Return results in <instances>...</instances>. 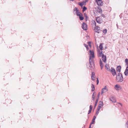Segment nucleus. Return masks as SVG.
I'll return each instance as SVG.
<instances>
[{"instance_id": "obj_9", "label": "nucleus", "mask_w": 128, "mask_h": 128, "mask_svg": "<svg viewBox=\"0 0 128 128\" xmlns=\"http://www.w3.org/2000/svg\"><path fill=\"white\" fill-rule=\"evenodd\" d=\"M74 12L78 16L80 15V14H81L80 12H79L78 8H74Z\"/></svg>"}, {"instance_id": "obj_3", "label": "nucleus", "mask_w": 128, "mask_h": 128, "mask_svg": "<svg viewBox=\"0 0 128 128\" xmlns=\"http://www.w3.org/2000/svg\"><path fill=\"white\" fill-rule=\"evenodd\" d=\"M123 80L122 76L121 74L118 73L116 75V80L118 82H122Z\"/></svg>"}, {"instance_id": "obj_25", "label": "nucleus", "mask_w": 128, "mask_h": 128, "mask_svg": "<svg viewBox=\"0 0 128 128\" xmlns=\"http://www.w3.org/2000/svg\"><path fill=\"white\" fill-rule=\"evenodd\" d=\"M92 24L93 25H94L95 26H96V22L94 20H92Z\"/></svg>"}, {"instance_id": "obj_40", "label": "nucleus", "mask_w": 128, "mask_h": 128, "mask_svg": "<svg viewBox=\"0 0 128 128\" xmlns=\"http://www.w3.org/2000/svg\"><path fill=\"white\" fill-rule=\"evenodd\" d=\"M118 104H120L121 106H122V104L121 103H118Z\"/></svg>"}, {"instance_id": "obj_35", "label": "nucleus", "mask_w": 128, "mask_h": 128, "mask_svg": "<svg viewBox=\"0 0 128 128\" xmlns=\"http://www.w3.org/2000/svg\"><path fill=\"white\" fill-rule=\"evenodd\" d=\"M99 110H97L96 112V114H97V115L98 114L99 112Z\"/></svg>"}, {"instance_id": "obj_26", "label": "nucleus", "mask_w": 128, "mask_h": 128, "mask_svg": "<svg viewBox=\"0 0 128 128\" xmlns=\"http://www.w3.org/2000/svg\"><path fill=\"white\" fill-rule=\"evenodd\" d=\"M84 46H85V47L86 48V50H88V45H86V44H84Z\"/></svg>"}, {"instance_id": "obj_17", "label": "nucleus", "mask_w": 128, "mask_h": 128, "mask_svg": "<svg viewBox=\"0 0 128 128\" xmlns=\"http://www.w3.org/2000/svg\"><path fill=\"white\" fill-rule=\"evenodd\" d=\"M125 75L126 76L128 75V66H127L124 72Z\"/></svg>"}, {"instance_id": "obj_29", "label": "nucleus", "mask_w": 128, "mask_h": 128, "mask_svg": "<svg viewBox=\"0 0 128 128\" xmlns=\"http://www.w3.org/2000/svg\"><path fill=\"white\" fill-rule=\"evenodd\" d=\"M94 92L93 94L92 95V100L94 101V99L95 98V96H94Z\"/></svg>"}, {"instance_id": "obj_27", "label": "nucleus", "mask_w": 128, "mask_h": 128, "mask_svg": "<svg viewBox=\"0 0 128 128\" xmlns=\"http://www.w3.org/2000/svg\"><path fill=\"white\" fill-rule=\"evenodd\" d=\"M102 107V106H98V108L97 109V110H99L100 108Z\"/></svg>"}, {"instance_id": "obj_22", "label": "nucleus", "mask_w": 128, "mask_h": 128, "mask_svg": "<svg viewBox=\"0 0 128 128\" xmlns=\"http://www.w3.org/2000/svg\"><path fill=\"white\" fill-rule=\"evenodd\" d=\"M91 87H92V90H91L92 91H94V85H93V84H92Z\"/></svg>"}, {"instance_id": "obj_2", "label": "nucleus", "mask_w": 128, "mask_h": 128, "mask_svg": "<svg viewBox=\"0 0 128 128\" xmlns=\"http://www.w3.org/2000/svg\"><path fill=\"white\" fill-rule=\"evenodd\" d=\"M97 51L98 56L101 57L103 61L104 62H106V57L103 54L102 51L101 50H98Z\"/></svg>"}, {"instance_id": "obj_8", "label": "nucleus", "mask_w": 128, "mask_h": 128, "mask_svg": "<svg viewBox=\"0 0 128 128\" xmlns=\"http://www.w3.org/2000/svg\"><path fill=\"white\" fill-rule=\"evenodd\" d=\"M96 20L97 22L99 24H101L102 22V20L100 17H98L96 18Z\"/></svg>"}, {"instance_id": "obj_4", "label": "nucleus", "mask_w": 128, "mask_h": 128, "mask_svg": "<svg viewBox=\"0 0 128 128\" xmlns=\"http://www.w3.org/2000/svg\"><path fill=\"white\" fill-rule=\"evenodd\" d=\"M99 6H102L103 5V3L101 0H95Z\"/></svg>"}, {"instance_id": "obj_24", "label": "nucleus", "mask_w": 128, "mask_h": 128, "mask_svg": "<svg viewBox=\"0 0 128 128\" xmlns=\"http://www.w3.org/2000/svg\"><path fill=\"white\" fill-rule=\"evenodd\" d=\"M99 106L102 107L103 106V102L102 101H100L99 102Z\"/></svg>"}, {"instance_id": "obj_10", "label": "nucleus", "mask_w": 128, "mask_h": 128, "mask_svg": "<svg viewBox=\"0 0 128 128\" xmlns=\"http://www.w3.org/2000/svg\"><path fill=\"white\" fill-rule=\"evenodd\" d=\"M109 99L112 102H116L115 98L112 96H110Z\"/></svg>"}, {"instance_id": "obj_14", "label": "nucleus", "mask_w": 128, "mask_h": 128, "mask_svg": "<svg viewBox=\"0 0 128 128\" xmlns=\"http://www.w3.org/2000/svg\"><path fill=\"white\" fill-rule=\"evenodd\" d=\"M93 64V61L91 63L90 62V64L88 63L87 64V67L89 69H90L91 68L92 65Z\"/></svg>"}, {"instance_id": "obj_7", "label": "nucleus", "mask_w": 128, "mask_h": 128, "mask_svg": "<svg viewBox=\"0 0 128 128\" xmlns=\"http://www.w3.org/2000/svg\"><path fill=\"white\" fill-rule=\"evenodd\" d=\"M82 28L84 30H87V24L84 22L82 23Z\"/></svg>"}, {"instance_id": "obj_16", "label": "nucleus", "mask_w": 128, "mask_h": 128, "mask_svg": "<svg viewBox=\"0 0 128 128\" xmlns=\"http://www.w3.org/2000/svg\"><path fill=\"white\" fill-rule=\"evenodd\" d=\"M92 79L93 80H94L96 78V77L95 76V73L94 72H92L91 75Z\"/></svg>"}, {"instance_id": "obj_20", "label": "nucleus", "mask_w": 128, "mask_h": 128, "mask_svg": "<svg viewBox=\"0 0 128 128\" xmlns=\"http://www.w3.org/2000/svg\"><path fill=\"white\" fill-rule=\"evenodd\" d=\"M100 67L101 68V69H102L103 66V64L102 63L101 60H100Z\"/></svg>"}, {"instance_id": "obj_18", "label": "nucleus", "mask_w": 128, "mask_h": 128, "mask_svg": "<svg viewBox=\"0 0 128 128\" xmlns=\"http://www.w3.org/2000/svg\"><path fill=\"white\" fill-rule=\"evenodd\" d=\"M121 68V67L120 66H118L116 68L117 71L119 73H120V72Z\"/></svg>"}, {"instance_id": "obj_13", "label": "nucleus", "mask_w": 128, "mask_h": 128, "mask_svg": "<svg viewBox=\"0 0 128 128\" xmlns=\"http://www.w3.org/2000/svg\"><path fill=\"white\" fill-rule=\"evenodd\" d=\"M95 32L98 33L99 32V31H100V28L98 26H96V27H95Z\"/></svg>"}, {"instance_id": "obj_12", "label": "nucleus", "mask_w": 128, "mask_h": 128, "mask_svg": "<svg viewBox=\"0 0 128 128\" xmlns=\"http://www.w3.org/2000/svg\"><path fill=\"white\" fill-rule=\"evenodd\" d=\"M96 118V117L95 116H94L93 118V119L92 120V122L91 124H90V126H89V128H91V124H94V122H95V119Z\"/></svg>"}, {"instance_id": "obj_5", "label": "nucleus", "mask_w": 128, "mask_h": 128, "mask_svg": "<svg viewBox=\"0 0 128 128\" xmlns=\"http://www.w3.org/2000/svg\"><path fill=\"white\" fill-rule=\"evenodd\" d=\"M114 88L117 91L122 89L121 86L119 85L118 84L115 85L114 86Z\"/></svg>"}, {"instance_id": "obj_28", "label": "nucleus", "mask_w": 128, "mask_h": 128, "mask_svg": "<svg viewBox=\"0 0 128 128\" xmlns=\"http://www.w3.org/2000/svg\"><path fill=\"white\" fill-rule=\"evenodd\" d=\"M87 10V8L85 6L83 7L82 10L83 11H84Z\"/></svg>"}, {"instance_id": "obj_30", "label": "nucleus", "mask_w": 128, "mask_h": 128, "mask_svg": "<svg viewBox=\"0 0 128 128\" xmlns=\"http://www.w3.org/2000/svg\"><path fill=\"white\" fill-rule=\"evenodd\" d=\"M98 101V99L96 100V102H95V106H94V108H95L96 107V106L97 104V103Z\"/></svg>"}, {"instance_id": "obj_36", "label": "nucleus", "mask_w": 128, "mask_h": 128, "mask_svg": "<svg viewBox=\"0 0 128 128\" xmlns=\"http://www.w3.org/2000/svg\"><path fill=\"white\" fill-rule=\"evenodd\" d=\"M126 126L127 127V128H128V121L126 123Z\"/></svg>"}, {"instance_id": "obj_1", "label": "nucleus", "mask_w": 128, "mask_h": 128, "mask_svg": "<svg viewBox=\"0 0 128 128\" xmlns=\"http://www.w3.org/2000/svg\"><path fill=\"white\" fill-rule=\"evenodd\" d=\"M88 54L89 57V62L91 63L93 61L95 57L94 51L92 50H90Z\"/></svg>"}, {"instance_id": "obj_32", "label": "nucleus", "mask_w": 128, "mask_h": 128, "mask_svg": "<svg viewBox=\"0 0 128 128\" xmlns=\"http://www.w3.org/2000/svg\"><path fill=\"white\" fill-rule=\"evenodd\" d=\"M92 105H90V110H92Z\"/></svg>"}, {"instance_id": "obj_6", "label": "nucleus", "mask_w": 128, "mask_h": 128, "mask_svg": "<svg viewBox=\"0 0 128 128\" xmlns=\"http://www.w3.org/2000/svg\"><path fill=\"white\" fill-rule=\"evenodd\" d=\"M108 90V89L106 86H105L102 89L101 92L102 94L104 93L107 92Z\"/></svg>"}, {"instance_id": "obj_37", "label": "nucleus", "mask_w": 128, "mask_h": 128, "mask_svg": "<svg viewBox=\"0 0 128 128\" xmlns=\"http://www.w3.org/2000/svg\"><path fill=\"white\" fill-rule=\"evenodd\" d=\"M91 111H92L91 110H90L88 111V114H90V112H91Z\"/></svg>"}, {"instance_id": "obj_38", "label": "nucleus", "mask_w": 128, "mask_h": 128, "mask_svg": "<svg viewBox=\"0 0 128 128\" xmlns=\"http://www.w3.org/2000/svg\"><path fill=\"white\" fill-rule=\"evenodd\" d=\"M100 92H99L98 93V97L99 98V96H100Z\"/></svg>"}, {"instance_id": "obj_23", "label": "nucleus", "mask_w": 128, "mask_h": 128, "mask_svg": "<svg viewBox=\"0 0 128 128\" xmlns=\"http://www.w3.org/2000/svg\"><path fill=\"white\" fill-rule=\"evenodd\" d=\"M98 11L100 13H101L102 12V10L101 8H99L98 10Z\"/></svg>"}, {"instance_id": "obj_33", "label": "nucleus", "mask_w": 128, "mask_h": 128, "mask_svg": "<svg viewBox=\"0 0 128 128\" xmlns=\"http://www.w3.org/2000/svg\"><path fill=\"white\" fill-rule=\"evenodd\" d=\"M88 43L89 46L90 47L91 46L90 45V42H88Z\"/></svg>"}, {"instance_id": "obj_39", "label": "nucleus", "mask_w": 128, "mask_h": 128, "mask_svg": "<svg viewBox=\"0 0 128 128\" xmlns=\"http://www.w3.org/2000/svg\"><path fill=\"white\" fill-rule=\"evenodd\" d=\"M105 32V33H106V30H104L103 32Z\"/></svg>"}, {"instance_id": "obj_31", "label": "nucleus", "mask_w": 128, "mask_h": 128, "mask_svg": "<svg viewBox=\"0 0 128 128\" xmlns=\"http://www.w3.org/2000/svg\"><path fill=\"white\" fill-rule=\"evenodd\" d=\"M125 62L126 64H128V59L126 58L125 60Z\"/></svg>"}, {"instance_id": "obj_21", "label": "nucleus", "mask_w": 128, "mask_h": 128, "mask_svg": "<svg viewBox=\"0 0 128 128\" xmlns=\"http://www.w3.org/2000/svg\"><path fill=\"white\" fill-rule=\"evenodd\" d=\"M82 16V14H80V15L78 16H79L80 19L81 20H83L84 19L83 17Z\"/></svg>"}, {"instance_id": "obj_34", "label": "nucleus", "mask_w": 128, "mask_h": 128, "mask_svg": "<svg viewBox=\"0 0 128 128\" xmlns=\"http://www.w3.org/2000/svg\"><path fill=\"white\" fill-rule=\"evenodd\" d=\"M96 79H97V84H98V82H99V81H98V78H96Z\"/></svg>"}, {"instance_id": "obj_11", "label": "nucleus", "mask_w": 128, "mask_h": 128, "mask_svg": "<svg viewBox=\"0 0 128 128\" xmlns=\"http://www.w3.org/2000/svg\"><path fill=\"white\" fill-rule=\"evenodd\" d=\"M103 44H101L99 46V48L97 47V50H99L102 51V50L103 49Z\"/></svg>"}, {"instance_id": "obj_19", "label": "nucleus", "mask_w": 128, "mask_h": 128, "mask_svg": "<svg viewBox=\"0 0 128 128\" xmlns=\"http://www.w3.org/2000/svg\"><path fill=\"white\" fill-rule=\"evenodd\" d=\"M105 67L106 69L108 71H110V67L107 64H106Z\"/></svg>"}, {"instance_id": "obj_15", "label": "nucleus", "mask_w": 128, "mask_h": 128, "mask_svg": "<svg viewBox=\"0 0 128 128\" xmlns=\"http://www.w3.org/2000/svg\"><path fill=\"white\" fill-rule=\"evenodd\" d=\"M112 70H111V72H112V74L113 76H115L116 74V72L115 71V70L114 69L112 68H111Z\"/></svg>"}]
</instances>
